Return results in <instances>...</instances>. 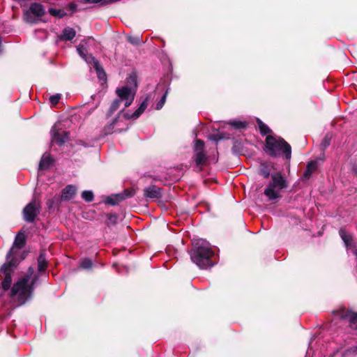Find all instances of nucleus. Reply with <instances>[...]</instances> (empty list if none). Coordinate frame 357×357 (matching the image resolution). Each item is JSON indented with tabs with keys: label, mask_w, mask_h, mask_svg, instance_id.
Instances as JSON below:
<instances>
[{
	"label": "nucleus",
	"mask_w": 357,
	"mask_h": 357,
	"mask_svg": "<svg viewBox=\"0 0 357 357\" xmlns=\"http://www.w3.org/2000/svg\"><path fill=\"white\" fill-rule=\"evenodd\" d=\"M190 255L192 262L200 268L205 269L214 265V262L212 261L214 252L210 244L204 240H199L193 243Z\"/></svg>",
	"instance_id": "1"
},
{
	"label": "nucleus",
	"mask_w": 357,
	"mask_h": 357,
	"mask_svg": "<svg viewBox=\"0 0 357 357\" xmlns=\"http://www.w3.org/2000/svg\"><path fill=\"white\" fill-rule=\"evenodd\" d=\"M265 151L273 157L284 155L287 160L291 157L290 145L282 138L268 135L266 139Z\"/></svg>",
	"instance_id": "2"
},
{
	"label": "nucleus",
	"mask_w": 357,
	"mask_h": 357,
	"mask_svg": "<svg viewBox=\"0 0 357 357\" xmlns=\"http://www.w3.org/2000/svg\"><path fill=\"white\" fill-rule=\"evenodd\" d=\"M93 39L88 38L82 40L80 44L77 46V50L80 55V56L86 61L88 63H91L93 65V68L96 69L98 77L101 79H105V73L102 68L100 67L99 63L95 59L93 56L91 54H88L87 48L89 45L93 43Z\"/></svg>",
	"instance_id": "3"
},
{
	"label": "nucleus",
	"mask_w": 357,
	"mask_h": 357,
	"mask_svg": "<svg viewBox=\"0 0 357 357\" xmlns=\"http://www.w3.org/2000/svg\"><path fill=\"white\" fill-rule=\"evenodd\" d=\"M287 188L286 181L279 173L272 174L271 181L264 190V195L270 200H275L281 197V192Z\"/></svg>",
	"instance_id": "4"
},
{
	"label": "nucleus",
	"mask_w": 357,
	"mask_h": 357,
	"mask_svg": "<svg viewBox=\"0 0 357 357\" xmlns=\"http://www.w3.org/2000/svg\"><path fill=\"white\" fill-rule=\"evenodd\" d=\"M38 282V276L33 268L29 267L27 271L18 278L11 290H33L37 287Z\"/></svg>",
	"instance_id": "5"
},
{
	"label": "nucleus",
	"mask_w": 357,
	"mask_h": 357,
	"mask_svg": "<svg viewBox=\"0 0 357 357\" xmlns=\"http://www.w3.org/2000/svg\"><path fill=\"white\" fill-rule=\"evenodd\" d=\"M44 14V7L40 3H34L24 11V20L28 23H36Z\"/></svg>",
	"instance_id": "6"
},
{
	"label": "nucleus",
	"mask_w": 357,
	"mask_h": 357,
	"mask_svg": "<svg viewBox=\"0 0 357 357\" xmlns=\"http://www.w3.org/2000/svg\"><path fill=\"white\" fill-rule=\"evenodd\" d=\"M116 93L121 102H124V107H128L132 104L135 98V89L126 86L116 89Z\"/></svg>",
	"instance_id": "7"
},
{
	"label": "nucleus",
	"mask_w": 357,
	"mask_h": 357,
	"mask_svg": "<svg viewBox=\"0 0 357 357\" xmlns=\"http://www.w3.org/2000/svg\"><path fill=\"white\" fill-rule=\"evenodd\" d=\"M333 314L336 318L347 320L351 328L357 329V312L342 308L335 311Z\"/></svg>",
	"instance_id": "8"
},
{
	"label": "nucleus",
	"mask_w": 357,
	"mask_h": 357,
	"mask_svg": "<svg viewBox=\"0 0 357 357\" xmlns=\"http://www.w3.org/2000/svg\"><path fill=\"white\" fill-rule=\"evenodd\" d=\"M40 212V204L36 200L28 204L23 210L24 219L29 222L34 221L36 217Z\"/></svg>",
	"instance_id": "9"
},
{
	"label": "nucleus",
	"mask_w": 357,
	"mask_h": 357,
	"mask_svg": "<svg viewBox=\"0 0 357 357\" xmlns=\"http://www.w3.org/2000/svg\"><path fill=\"white\" fill-rule=\"evenodd\" d=\"M204 143L201 139H197L195 143V156L197 165H203L206 164L207 157L204 151Z\"/></svg>",
	"instance_id": "10"
},
{
	"label": "nucleus",
	"mask_w": 357,
	"mask_h": 357,
	"mask_svg": "<svg viewBox=\"0 0 357 357\" xmlns=\"http://www.w3.org/2000/svg\"><path fill=\"white\" fill-rule=\"evenodd\" d=\"M339 234L347 249L351 250L353 255L357 257V246L351 234L347 232L344 228H341Z\"/></svg>",
	"instance_id": "11"
},
{
	"label": "nucleus",
	"mask_w": 357,
	"mask_h": 357,
	"mask_svg": "<svg viewBox=\"0 0 357 357\" xmlns=\"http://www.w3.org/2000/svg\"><path fill=\"white\" fill-rule=\"evenodd\" d=\"M135 192L132 189H126L123 192L109 196L107 198V203L116 205L123 200L134 196Z\"/></svg>",
	"instance_id": "12"
},
{
	"label": "nucleus",
	"mask_w": 357,
	"mask_h": 357,
	"mask_svg": "<svg viewBox=\"0 0 357 357\" xmlns=\"http://www.w3.org/2000/svg\"><path fill=\"white\" fill-rule=\"evenodd\" d=\"M15 266L16 260L13 255V248H11L7 254L6 262L1 266L0 272L4 275H11Z\"/></svg>",
	"instance_id": "13"
},
{
	"label": "nucleus",
	"mask_w": 357,
	"mask_h": 357,
	"mask_svg": "<svg viewBox=\"0 0 357 357\" xmlns=\"http://www.w3.org/2000/svg\"><path fill=\"white\" fill-rule=\"evenodd\" d=\"M52 140L59 144H62L68 139V132L55 124L52 129Z\"/></svg>",
	"instance_id": "14"
},
{
	"label": "nucleus",
	"mask_w": 357,
	"mask_h": 357,
	"mask_svg": "<svg viewBox=\"0 0 357 357\" xmlns=\"http://www.w3.org/2000/svg\"><path fill=\"white\" fill-rule=\"evenodd\" d=\"M31 291H10V297L15 306L24 304L30 297Z\"/></svg>",
	"instance_id": "15"
},
{
	"label": "nucleus",
	"mask_w": 357,
	"mask_h": 357,
	"mask_svg": "<svg viewBox=\"0 0 357 357\" xmlns=\"http://www.w3.org/2000/svg\"><path fill=\"white\" fill-rule=\"evenodd\" d=\"M144 196L148 198L153 199L161 197V190L160 188L155 185H151L146 188L144 190Z\"/></svg>",
	"instance_id": "16"
},
{
	"label": "nucleus",
	"mask_w": 357,
	"mask_h": 357,
	"mask_svg": "<svg viewBox=\"0 0 357 357\" xmlns=\"http://www.w3.org/2000/svg\"><path fill=\"white\" fill-rule=\"evenodd\" d=\"M77 189L73 185H67L62 192L61 200L68 201L74 197L76 194Z\"/></svg>",
	"instance_id": "17"
},
{
	"label": "nucleus",
	"mask_w": 357,
	"mask_h": 357,
	"mask_svg": "<svg viewBox=\"0 0 357 357\" xmlns=\"http://www.w3.org/2000/svg\"><path fill=\"white\" fill-rule=\"evenodd\" d=\"M52 158L49 154H44L40 160L39 168L40 169H47L52 164Z\"/></svg>",
	"instance_id": "18"
},
{
	"label": "nucleus",
	"mask_w": 357,
	"mask_h": 357,
	"mask_svg": "<svg viewBox=\"0 0 357 357\" xmlns=\"http://www.w3.org/2000/svg\"><path fill=\"white\" fill-rule=\"evenodd\" d=\"M25 242H26V240H25V236H24V233L19 232L18 234L15 237V241L13 243V247L12 248L13 250L14 249V248H17L20 249L23 248L24 245H25Z\"/></svg>",
	"instance_id": "19"
},
{
	"label": "nucleus",
	"mask_w": 357,
	"mask_h": 357,
	"mask_svg": "<svg viewBox=\"0 0 357 357\" xmlns=\"http://www.w3.org/2000/svg\"><path fill=\"white\" fill-rule=\"evenodd\" d=\"M317 164L315 161H311L308 162L306 170L304 173V177L305 178H310L311 174L317 169Z\"/></svg>",
	"instance_id": "20"
},
{
	"label": "nucleus",
	"mask_w": 357,
	"mask_h": 357,
	"mask_svg": "<svg viewBox=\"0 0 357 357\" xmlns=\"http://www.w3.org/2000/svg\"><path fill=\"white\" fill-rule=\"evenodd\" d=\"M47 261L45 255L43 252L40 253L38 258V272H43L45 270L47 266Z\"/></svg>",
	"instance_id": "21"
},
{
	"label": "nucleus",
	"mask_w": 357,
	"mask_h": 357,
	"mask_svg": "<svg viewBox=\"0 0 357 357\" xmlns=\"http://www.w3.org/2000/svg\"><path fill=\"white\" fill-rule=\"evenodd\" d=\"M75 31L70 27L66 28L63 31L62 38L66 40H70L75 36Z\"/></svg>",
	"instance_id": "22"
},
{
	"label": "nucleus",
	"mask_w": 357,
	"mask_h": 357,
	"mask_svg": "<svg viewBox=\"0 0 357 357\" xmlns=\"http://www.w3.org/2000/svg\"><path fill=\"white\" fill-rule=\"evenodd\" d=\"M148 100L146 98L140 105L139 108L132 114L131 117L134 119H137L146 109L148 105Z\"/></svg>",
	"instance_id": "23"
},
{
	"label": "nucleus",
	"mask_w": 357,
	"mask_h": 357,
	"mask_svg": "<svg viewBox=\"0 0 357 357\" xmlns=\"http://www.w3.org/2000/svg\"><path fill=\"white\" fill-rule=\"evenodd\" d=\"M5 277L1 282L3 290H9L12 283L11 275H4Z\"/></svg>",
	"instance_id": "24"
},
{
	"label": "nucleus",
	"mask_w": 357,
	"mask_h": 357,
	"mask_svg": "<svg viewBox=\"0 0 357 357\" xmlns=\"http://www.w3.org/2000/svg\"><path fill=\"white\" fill-rule=\"evenodd\" d=\"M257 122L261 134L266 135L271 132V130L268 128V127L265 125L260 119H257Z\"/></svg>",
	"instance_id": "25"
},
{
	"label": "nucleus",
	"mask_w": 357,
	"mask_h": 357,
	"mask_svg": "<svg viewBox=\"0 0 357 357\" xmlns=\"http://www.w3.org/2000/svg\"><path fill=\"white\" fill-rule=\"evenodd\" d=\"M93 266V262L91 259L86 258L84 259L80 263H79V268L83 269H90Z\"/></svg>",
	"instance_id": "26"
},
{
	"label": "nucleus",
	"mask_w": 357,
	"mask_h": 357,
	"mask_svg": "<svg viewBox=\"0 0 357 357\" xmlns=\"http://www.w3.org/2000/svg\"><path fill=\"white\" fill-rule=\"evenodd\" d=\"M82 198L86 202H91L93 199V194L92 191L85 190L82 193Z\"/></svg>",
	"instance_id": "27"
},
{
	"label": "nucleus",
	"mask_w": 357,
	"mask_h": 357,
	"mask_svg": "<svg viewBox=\"0 0 357 357\" xmlns=\"http://www.w3.org/2000/svg\"><path fill=\"white\" fill-rule=\"evenodd\" d=\"M167 93V91H166V93L163 95V96L162 97L160 100L157 103L156 109H160L163 107V105L166 101Z\"/></svg>",
	"instance_id": "28"
},
{
	"label": "nucleus",
	"mask_w": 357,
	"mask_h": 357,
	"mask_svg": "<svg viewBox=\"0 0 357 357\" xmlns=\"http://www.w3.org/2000/svg\"><path fill=\"white\" fill-rule=\"evenodd\" d=\"M120 102L121 100L119 99H116L112 102L110 107V109L112 112L116 111L119 107Z\"/></svg>",
	"instance_id": "29"
},
{
	"label": "nucleus",
	"mask_w": 357,
	"mask_h": 357,
	"mask_svg": "<svg viewBox=\"0 0 357 357\" xmlns=\"http://www.w3.org/2000/svg\"><path fill=\"white\" fill-rule=\"evenodd\" d=\"M60 98H61V96L59 94H56V95L52 96L50 98V100L52 104L56 105L58 103Z\"/></svg>",
	"instance_id": "30"
},
{
	"label": "nucleus",
	"mask_w": 357,
	"mask_h": 357,
	"mask_svg": "<svg viewBox=\"0 0 357 357\" xmlns=\"http://www.w3.org/2000/svg\"><path fill=\"white\" fill-rule=\"evenodd\" d=\"M345 354L347 355H356L357 354V345L348 349Z\"/></svg>",
	"instance_id": "31"
},
{
	"label": "nucleus",
	"mask_w": 357,
	"mask_h": 357,
	"mask_svg": "<svg viewBox=\"0 0 357 357\" xmlns=\"http://www.w3.org/2000/svg\"><path fill=\"white\" fill-rule=\"evenodd\" d=\"M50 13L54 16L62 17L63 15V13L61 10L53 8L50 9Z\"/></svg>",
	"instance_id": "32"
},
{
	"label": "nucleus",
	"mask_w": 357,
	"mask_h": 357,
	"mask_svg": "<svg viewBox=\"0 0 357 357\" xmlns=\"http://www.w3.org/2000/svg\"><path fill=\"white\" fill-rule=\"evenodd\" d=\"M231 124L237 128L245 127V123L243 122L234 121V122H231Z\"/></svg>",
	"instance_id": "33"
},
{
	"label": "nucleus",
	"mask_w": 357,
	"mask_h": 357,
	"mask_svg": "<svg viewBox=\"0 0 357 357\" xmlns=\"http://www.w3.org/2000/svg\"><path fill=\"white\" fill-rule=\"evenodd\" d=\"M261 172V174L265 177V178H267L269 174H270V172L269 171H268L267 169H261L260 170Z\"/></svg>",
	"instance_id": "34"
},
{
	"label": "nucleus",
	"mask_w": 357,
	"mask_h": 357,
	"mask_svg": "<svg viewBox=\"0 0 357 357\" xmlns=\"http://www.w3.org/2000/svg\"><path fill=\"white\" fill-rule=\"evenodd\" d=\"M129 79H130L132 82H134V83H135V86H136L137 84H136L135 77L134 76H130V77H129Z\"/></svg>",
	"instance_id": "35"
},
{
	"label": "nucleus",
	"mask_w": 357,
	"mask_h": 357,
	"mask_svg": "<svg viewBox=\"0 0 357 357\" xmlns=\"http://www.w3.org/2000/svg\"><path fill=\"white\" fill-rule=\"evenodd\" d=\"M128 40H129L131 43H132V44H134V43H137V40H135V39H132L131 37H129V38H128Z\"/></svg>",
	"instance_id": "36"
},
{
	"label": "nucleus",
	"mask_w": 357,
	"mask_h": 357,
	"mask_svg": "<svg viewBox=\"0 0 357 357\" xmlns=\"http://www.w3.org/2000/svg\"><path fill=\"white\" fill-rule=\"evenodd\" d=\"M354 172L357 175V168L354 169Z\"/></svg>",
	"instance_id": "37"
}]
</instances>
